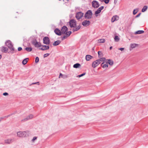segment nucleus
Segmentation results:
<instances>
[{
  "mask_svg": "<svg viewBox=\"0 0 148 148\" xmlns=\"http://www.w3.org/2000/svg\"><path fill=\"white\" fill-rule=\"evenodd\" d=\"M17 136L20 138L27 137L29 136V131H19L17 133Z\"/></svg>",
  "mask_w": 148,
  "mask_h": 148,
  "instance_id": "1",
  "label": "nucleus"
},
{
  "mask_svg": "<svg viewBox=\"0 0 148 148\" xmlns=\"http://www.w3.org/2000/svg\"><path fill=\"white\" fill-rule=\"evenodd\" d=\"M92 11L91 10H89L85 14L84 17L85 19H89L92 18Z\"/></svg>",
  "mask_w": 148,
  "mask_h": 148,
  "instance_id": "2",
  "label": "nucleus"
},
{
  "mask_svg": "<svg viewBox=\"0 0 148 148\" xmlns=\"http://www.w3.org/2000/svg\"><path fill=\"white\" fill-rule=\"evenodd\" d=\"M6 45L8 46L9 48L12 51H14V49L13 46V45L12 44L10 40H8L5 43Z\"/></svg>",
  "mask_w": 148,
  "mask_h": 148,
  "instance_id": "3",
  "label": "nucleus"
},
{
  "mask_svg": "<svg viewBox=\"0 0 148 148\" xmlns=\"http://www.w3.org/2000/svg\"><path fill=\"white\" fill-rule=\"evenodd\" d=\"M69 23L70 26L71 28L74 27L76 25V21L74 19L71 20L69 22Z\"/></svg>",
  "mask_w": 148,
  "mask_h": 148,
  "instance_id": "4",
  "label": "nucleus"
},
{
  "mask_svg": "<svg viewBox=\"0 0 148 148\" xmlns=\"http://www.w3.org/2000/svg\"><path fill=\"white\" fill-rule=\"evenodd\" d=\"M50 42V40L48 37H45L43 38V43L46 45H48Z\"/></svg>",
  "mask_w": 148,
  "mask_h": 148,
  "instance_id": "5",
  "label": "nucleus"
},
{
  "mask_svg": "<svg viewBox=\"0 0 148 148\" xmlns=\"http://www.w3.org/2000/svg\"><path fill=\"white\" fill-rule=\"evenodd\" d=\"M84 15V13L81 12H78L76 15L75 17L77 19L81 18Z\"/></svg>",
  "mask_w": 148,
  "mask_h": 148,
  "instance_id": "6",
  "label": "nucleus"
},
{
  "mask_svg": "<svg viewBox=\"0 0 148 148\" xmlns=\"http://www.w3.org/2000/svg\"><path fill=\"white\" fill-rule=\"evenodd\" d=\"M92 6L95 8H98L99 6L98 2L96 1H93L92 2Z\"/></svg>",
  "mask_w": 148,
  "mask_h": 148,
  "instance_id": "7",
  "label": "nucleus"
},
{
  "mask_svg": "<svg viewBox=\"0 0 148 148\" xmlns=\"http://www.w3.org/2000/svg\"><path fill=\"white\" fill-rule=\"evenodd\" d=\"M14 138H9L5 139L4 140L5 143L6 144H10L14 141Z\"/></svg>",
  "mask_w": 148,
  "mask_h": 148,
  "instance_id": "8",
  "label": "nucleus"
},
{
  "mask_svg": "<svg viewBox=\"0 0 148 148\" xmlns=\"http://www.w3.org/2000/svg\"><path fill=\"white\" fill-rule=\"evenodd\" d=\"M68 30V29L67 27L66 26H63L61 29V33L62 34H66V33L67 32Z\"/></svg>",
  "mask_w": 148,
  "mask_h": 148,
  "instance_id": "9",
  "label": "nucleus"
},
{
  "mask_svg": "<svg viewBox=\"0 0 148 148\" xmlns=\"http://www.w3.org/2000/svg\"><path fill=\"white\" fill-rule=\"evenodd\" d=\"M103 8L104 7L103 6H101L98 8V9L95 12V15L96 16H97V14L101 12V10H102Z\"/></svg>",
  "mask_w": 148,
  "mask_h": 148,
  "instance_id": "10",
  "label": "nucleus"
},
{
  "mask_svg": "<svg viewBox=\"0 0 148 148\" xmlns=\"http://www.w3.org/2000/svg\"><path fill=\"white\" fill-rule=\"evenodd\" d=\"M90 21L88 20H85L84 21L82 22V25L84 26H88L90 24Z\"/></svg>",
  "mask_w": 148,
  "mask_h": 148,
  "instance_id": "11",
  "label": "nucleus"
},
{
  "mask_svg": "<svg viewBox=\"0 0 148 148\" xmlns=\"http://www.w3.org/2000/svg\"><path fill=\"white\" fill-rule=\"evenodd\" d=\"M99 63L97 61V60L93 62L92 63V66L94 68H95L97 67L99 64Z\"/></svg>",
  "mask_w": 148,
  "mask_h": 148,
  "instance_id": "12",
  "label": "nucleus"
},
{
  "mask_svg": "<svg viewBox=\"0 0 148 148\" xmlns=\"http://www.w3.org/2000/svg\"><path fill=\"white\" fill-rule=\"evenodd\" d=\"M71 33V31H69L68 32H66V36H64L61 37V39L62 40H63L65 39H66L70 36Z\"/></svg>",
  "mask_w": 148,
  "mask_h": 148,
  "instance_id": "13",
  "label": "nucleus"
},
{
  "mask_svg": "<svg viewBox=\"0 0 148 148\" xmlns=\"http://www.w3.org/2000/svg\"><path fill=\"white\" fill-rule=\"evenodd\" d=\"M42 47L39 48V49L42 51H44L48 49L49 47V46H47L45 45H42L41 46Z\"/></svg>",
  "mask_w": 148,
  "mask_h": 148,
  "instance_id": "14",
  "label": "nucleus"
},
{
  "mask_svg": "<svg viewBox=\"0 0 148 148\" xmlns=\"http://www.w3.org/2000/svg\"><path fill=\"white\" fill-rule=\"evenodd\" d=\"M54 32L58 36H60L62 34L61 31L58 28H56L55 29Z\"/></svg>",
  "mask_w": 148,
  "mask_h": 148,
  "instance_id": "15",
  "label": "nucleus"
},
{
  "mask_svg": "<svg viewBox=\"0 0 148 148\" xmlns=\"http://www.w3.org/2000/svg\"><path fill=\"white\" fill-rule=\"evenodd\" d=\"M119 19V17L117 15L114 16L111 19V22H114L115 21L118 20Z\"/></svg>",
  "mask_w": 148,
  "mask_h": 148,
  "instance_id": "16",
  "label": "nucleus"
},
{
  "mask_svg": "<svg viewBox=\"0 0 148 148\" xmlns=\"http://www.w3.org/2000/svg\"><path fill=\"white\" fill-rule=\"evenodd\" d=\"M73 28L72 29L73 32H74L79 30L81 28V26L80 25L78 26H76L74 27H73Z\"/></svg>",
  "mask_w": 148,
  "mask_h": 148,
  "instance_id": "17",
  "label": "nucleus"
},
{
  "mask_svg": "<svg viewBox=\"0 0 148 148\" xmlns=\"http://www.w3.org/2000/svg\"><path fill=\"white\" fill-rule=\"evenodd\" d=\"M106 63H105V61L103 62L101 64V66L103 68H105L108 67V65L107 62H106Z\"/></svg>",
  "mask_w": 148,
  "mask_h": 148,
  "instance_id": "18",
  "label": "nucleus"
},
{
  "mask_svg": "<svg viewBox=\"0 0 148 148\" xmlns=\"http://www.w3.org/2000/svg\"><path fill=\"white\" fill-rule=\"evenodd\" d=\"M93 58V56L89 55H86L85 57L86 60L87 61L90 60L92 58Z\"/></svg>",
  "mask_w": 148,
  "mask_h": 148,
  "instance_id": "19",
  "label": "nucleus"
},
{
  "mask_svg": "<svg viewBox=\"0 0 148 148\" xmlns=\"http://www.w3.org/2000/svg\"><path fill=\"white\" fill-rule=\"evenodd\" d=\"M98 62L99 63V64H100L101 62H104L106 60V59L105 58H101L97 60Z\"/></svg>",
  "mask_w": 148,
  "mask_h": 148,
  "instance_id": "20",
  "label": "nucleus"
},
{
  "mask_svg": "<svg viewBox=\"0 0 148 148\" xmlns=\"http://www.w3.org/2000/svg\"><path fill=\"white\" fill-rule=\"evenodd\" d=\"M35 47H41L42 45L40 42H38L37 41L35 42L34 45Z\"/></svg>",
  "mask_w": 148,
  "mask_h": 148,
  "instance_id": "21",
  "label": "nucleus"
},
{
  "mask_svg": "<svg viewBox=\"0 0 148 148\" xmlns=\"http://www.w3.org/2000/svg\"><path fill=\"white\" fill-rule=\"evenodd\" d=\"M61 42L60 40H57L55 41L53 44V45L54 46H56L59 45Z\"/></svg>",
  "mask_w": 148,
  "mask_h": 148,
  "instance_id": "22",
  "label": "nucleus"
},
{
  "mask_svg": "<svg viewBox=\"0 0 148 148\" xmlns=\"http://www.w3.org/2000/svg\"><path fill=\"white\" fill-rule=\"evenodd\" d=\"M98 57L99 58H103L102 57L103 56V54L101 51H99L98 52Z\"/></svg>",
  "mask_w": 148,
  "mask_h": 148,
  "instance_id": "23",
  "label": "nucleus"
},
{
  "mask_svg": "<svg viewBox=\"0 0 148 148\" xmlns=\"http://www.w3.org/2000/svg\"><path fill=\"white\" fill-rule=\"evenodd\" d=\"M2 51L5 52H7L8 51V49L4 47H3L1 49Z\"/></svg>",
  "mask_w": 148,
  "mask_h": 148,
  "instance_id": "24",
  "label": "nucleus"
},
{
  "mask_svg": "<svg viewBox=\"0 0 148 148\" xmlns=\"http://www.w3.org/2000/svg\"><path fill=\"white\" fill-rule=\"evenodd\" d=\"M80 66V64L78 63H76L73 65V67L74 68H79Z\"/></svg>",
  "mask_w": 148,
  "mask_h": 148,
  "instance_id": "25",
  "label": "nucleus"
},
{
  "mask_svg": "<svg viewBox=\"0 0 148 148\" xmlns=\"http://www.w3.org/2000/svg\"><path fill=\"white\" fill-rule=\"evenodd\" d=\"M144 31L143 30H138L135 32V34H140L144 33Z\"/></svg>",
  "mask_w": 148,
  "mask_h": 148,
  "instance_id": "26",
  "label": "nucleus"
},
{
  "mask_svg": "<svg viewBox=\"0 0 148 148\" xmlns=\"http://www.w3.org/2000/svg\"><path fill=\"white\" fill-rule=\"evenodd\" d=\"M108 61L107 62L110 65H112L113 64V62L110 59L107 60Z\"/></svg>",
  "mask_w": 148,
  "mask_h": 148,
  "instance_id": "27",
  "label": "nucleus"
},
{
  "mask_svg": "<svg viewBox=\"0 0 148 148\" xmlns=\"http://www.w3.org/2000/svg\"><path fill=\"white\" fill-rule=\"evenodd\" d=\"M28 60V58H26V59H24L23 61H22V63L23 64L25 65L26 64H27V61Z\"/></svg>",
  "mask_w": 148,
  "mask_h": 148,
  "instance_id": "28",
  "label": "nucleus"
},
{
  "mask_svg": "<svg viewBox=\"0 0 148 148\" xmlns=\"http://www.w3.org/2000/svg\"><path fill=\"white\" fill-rule=\"evenodd\" d=\"M25 50L28 52H30L32 50V48L31 47H27L25 48Z\"/></svg>",
  "mask_w": 148,
  "mask_h": 148,
  "instance_id": "29",
  "label": "nucleus"
},
{
  "mask_svg": "<svg viewBox=\"0 0 148 148\" xmlns=\"http://www.w3.org/2000/svg\"><path fill=\"white\" fill-rule=\"evenodd\" d=\"M137 45V44H132L130 45V47L132 49L136 47Z\"/></svg>",
  "mask_w": 148,
  "mask_h": 148,
  "instance_id": "30",
  "label": "nucleus"
},
{
  "mask_svg": "<svg viewBox=\"0 0 148 148\" xmlns=\"http://www.w3.org/2000/svg\"><path fill=\"white\" fill-rule=\"evenodd\" d=\"M147 8V6H146V5L144 6L143 7V9L142 10V12H145V11L146 10Z\"/></svg>",
  "mask_w": 148,
  "mask_h": 148,
  "instance_id": "31",
  "label": "nucleus"
},
{
  "mask_svg": "<svg viewBox=\"0 0 148 148\" xmlns=\"http://www.w3.org/2000/svg\"><path fill=\"white\" fill-rule=\"evenodd\" d=\"M34 117L33 115L32 114H30L28 116H27V118L28 120L31 119Z\"/></svg>",
  "mask_w": 148,
  "mask_h": 148,
  "instance_id": "32",
  "label": "nucleus"
},
{
  "mask_svg": "<svg viewBox=\"0 0 148 148\" xmlns=\"http://www.w3.org/2000/svg\"><path fill=\"white\" fill-rule=\"evenodd\" d=\"M114 39L116 41L118 42L119 40V39L118 36H115L114 38Z\"/></svg>",
  "mask_w": 148,
  "mask_h": 148,
  "instance_id": "33",
  "label": "nucleus"
},
{
  "mask_svg": "<svg viewBox=\"0 0 148 148\" xmlns=\"http://www.w3.org/2000/svg\"><path fill=\"white\" fill-rule=\"evenodd\" d=\"M99 42L101 43H104L105 41V40L104 39H101L98 40Z\"/></svg>",
  "mask_w": 148,
  "mask_h": 148,
  "instance_id": "34",
  "label": "nucleus"
},
{
  "mask_svg": "<svg viewBox=\"0 0 148 148\" xmlns=\"http://www.w3.org/2000/svg\"><path fill=\"white\" fill-rule=\"evenodd\" d=\"M37 41V40H36L35 39H33L31 42V43L33 45H34V43H35V42H36Z\"/></svg>",
  "mask_w": 148,
  "mask_h": 148,
  "instance_id": "35",
  "label": "nucleus"
},
{
  "mask_svg": "<svg viewBox=\"0 0 148 148\" xmlns=\"http://www.w3.org/2000/svg\"><path fill=\"white\" fill-rule=\"evenodd\" d=\"M28 120V119H27V117H26L23 119H22L21 121V122L22 123L24 122L25 121H27Z\"/></svg>",
  "mask_w": 148,
  "mask_h": 148,
  "instance_id": "36",
  "label": "nucleus"
},
{
  "mask_svg": "<svg viewBox=\"0 0 148 148\" xmlns=\"http://www.w3.org/2000/svg\"><path fill=\"white\" fill-rule=\"evenodd\" d=\"M86 74V73H84L81 75H77V77H82V76L84 75H85Z\"/></svg>",
  "mask_w": 148,
  "mask_h": 148,
  "instance_id": "37",
  "label": "nucleus"
},
{
  "mask_svg": "<svg viewBox=\"0 0 148 148\" xmlns=\"http://www.w3.org/2000/svg\"><path fill=\"white\" fill-rule=\"evenodd\" d=\"M39 61V59L38 57H36L35 59V62L36 63H37Z\"/></svg>",
  "mask_w": 148,
  "mask_h": 148,
  "instance_id": "38",
  "label": "nucleus"
},
{
  "mask_svg": "<svg viewBox=\"0 0 148 148\" xmlns=\"http://www.w3.org/2000/svg\"><path fill=\"white\" fill-rule=\"evenodd\" d=\"M9 116H10L9 115H8V116H4V117H0V121H1V120H2L4 118H6V117L8 118Z\"/></svg>",
  "mask_w": 148,
  "mask_h": 148,
  "instance_id": "39",
  "label": "nucleus"
},
{
  "mask_svg": "<svg viewBox=\"0 0 148 148\" xmlns=\"http://www.w3.org/2000/svg\"><path fill=\"white\" fill-rule=\"evenodd\" d=\"M37 138V137L36 136H34L33 138L32 139V141L33 142H34L35 140H36Z\"/></svg>",
  "mask_w": 148,
  "mask_h": 148,
  "instance_id": "40",
  "label": "nucleus"
},
{
  "mask_svg": "<svg viewBox=\"0 0 148 148\" xmlns=\"http://www.w3.org/2000/svg\"><path fill=\"white\" fill-rule=\"evenodd\" d=\"M137 12V11H136V9H134V10L133 11V14L134 15H135Z\"/></svg>",
  "mask_w": 148,
  "mask_h": 148,
  "instance_id": "41",
  "label": "nucleus"
},
{
  "mask_svg": "<svg viewBox=\"0 0 148 148\" xmlns=\"http://www.w3.org/2000/svg\"><path fill=\"white\" fill-rule=\"evenodd\" d=\"M49 53H46L44 55V58H45L48 56L49 55Z\"/></svg>",
  "mask_w": 148,
  "mask_h": 148,
  "instance_id": "42",
  "label": "nucleus"
},
{
  "mask_svg": "<svg viewBox=\"0 0 148 148\" xmlns=\"http://www.w3.org/2000/svg\"><path fill=\"white\" fill-rule=\"evenodd\" d=\"M109 1V0H104V1H104V2L105 3L108 4V3Z\"/></svg>",
  "mask_w": 148,
  "mask_h": 148,
  "instance_id": "43",
  "label": "nucleus"
},
{
  "mask_svg": "<svg viewBox=\"0 0 148 148\" xmlns=\"http://www.w3.org/2000/svg\"><path fill=\"white\" fill-rule=\"evenodd\" d=\"M3 95L4 96H7L8 95V94L7 92H5L3 93Z\"/></svg>",
  "mask_w": 148,
  "mask_h": 148,
  "instance_id": "44",
  "label": "nucleus"
},
{
  "mask_svg": "<svg viewBox=\"0 0 148 148\" xmlns=\"http://www.w3.org/2000/svg\"><path fill=\"white\" fill-rule=\"evenodd\" d=\"M37 84V85H39V82H35V83H33L32 84Z\"/></svg>",
  "mask_w": 148,
  "mask_h": 148,
  "instance_id": "45",
  "label": "nucleus"
},
{
  "mask_svg": "<svg viewBox=\"0 0 148 148\" xmlns=\"http://www.w3.org/2000/svg\"><path fill=\"white\" fill-rule=\"evenodd\" d=\"M118 49L121 51H123L124 49V48H121Z\"/></svg>",
  "mask_w": 148,
  "mask_h": 148,
  "instance_id": "46",
  "label": "nucleus"
},
{
  "mask_svg": "<svg viewBox=\"0 0 148 148\" xmlns=\"http://www.w3.org/2000/svg\"><path fill=\"white\" fill-rule=\"evenodd\" d=\"M63 75L62 73H60V75H59V78H60V77H63Z\"/></svg>",
  "mask_w": 148,
  "mask_h": 148,
  "instance_id": "47",
  "label": "nucleus"
},
{
  "mask_svg": "<svg viewBox=\"0 0 148 148\" xmlns=\"http://www.w3.org/2000/svg\"><path fill=\"white\" fill-rule=\"evenodd\" d=\"M22 50V48L21 47H19L18 49V51H21Z\"/></svg>",
  "mask_w": 148,
  "mask_h": 148,
  "instance_id": "48",
  "label": "nucleus"
},
{
  "mask_svg": "<svg viewBox=\"0 0 148 148\" xmlns=\"http://www.w3.org/2000/svg\"><path fill=\"white\" fill-rule=\"evenodd\" d=\"M140 14H141L140 13H139L135 17L138 18V17H139L140 16Z\"/></svg>",
  "mask_w": 148,
  "mask_h": 148,
  "instance_id": "49",
  "label": "nucleus"
},
{
  "mask_svg": "<svg viewBox=\"0 0 148 148\" xmlns=\"http://www.w3.org/2000/svg\"><path fill=\"white\" fill-rule=\"evenodd\" d=\"M62 77L63 78H67V75H63V77Z\"/></svg>",
  "mask_w": 148,
  "mask_h": 148,
  "instance_id": "50",
  "label": "nucleus"
},
{
  "mask_svg": "<svg viewBox=\"0 0 148 148\" xmlns=\"http://www.w3.org/2000/svg\"><path fill=\"white\" fill-rule=\"evenodd\" d=\"M112 47L111 46V47H110V50H111L112 49Z\"/></svg>",
  "mask_w": 148,
  "mask_h": 148,
  "instance_id": "51",
  "label": "nucleus"
},
{
  "mask_svg": "<svg viewBox=\"0 0 148 148\" xmlns=\"http://www.w3.org/2000/svg\"><path fill=\"white\" fill-rule=\"evenodd\" d=\"M1 58V55H0V59Z\"/></svg>",
  "mask_w": 148,
  "mask_h": 148,
  "instance_id": "52",
  "label": "nucleus"
},
{
  "mask_svg": "<svg viewBox=\"0 0 148 148\" xmlns=\"http://www.w3.org/2000/svg\"><path fill=\"white\" fill-rule=\"evenodd\" d=\"M100 1H104V0H99Z\"/></svg>",
  "mask_w": 148,
  "mask_h": 148,
  "instance_id": "53",
  "label": "nucleus"
},
{
  "mask_svg": "<svg viewBox=\"0 0 148 148\" xmlns=\"http://www.w3.org/2000/svg\"><path fill=\"white\" fill-rule=\"evenodd\" d=\"M132 22H131V24H132Z\"/></svg>",
  "mask_w": 148,
  "mask_h": 148,
  "instance_id": "54",
  "label": "nucleus"
},
{
  "mask_svg": "<svg viewBox=\"0 0 148 148\" xmlns=\"http://www.w3.org/2000/svg\"><path fill=\"white\" fill-rule=\"evenodd\" d=\"M67 1H69V0H67Z\"/></svg>",
  "mask_w": 148,
  "mask_h": 148,
  "instance_id": "55",
  "label": "nucleus"
},
{
  "mask_svg": "<svg viewBox=\"0 0 148 148\" xmlns=\"http://www.w3.org/2000/svg\"><path fill=\"white\" fill-rule=\"evenodd\" d=\"M59 1H60L61 0H59Z\"/></svg>",
  "mask_w": 148,
  "mask_h": 148,
  "instance_id": "56",
  "label": "nucleus"
}]
</instances>
